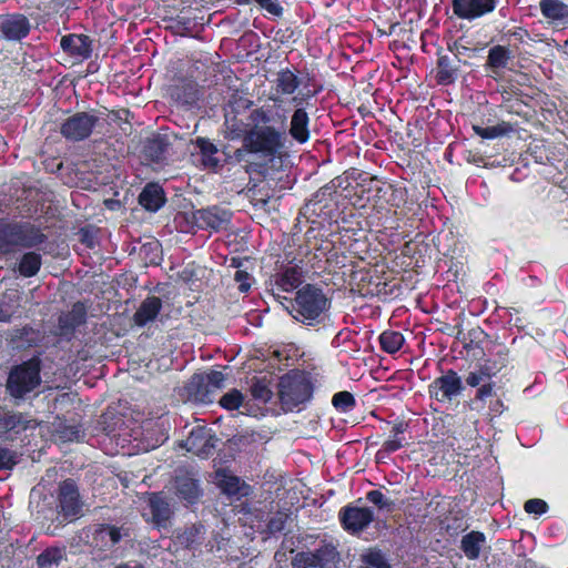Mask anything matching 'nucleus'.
I'll use <instances>...</instances> for the list:
<instances>
[{"instance_id":"f257e3e1","label":"nucleus","mask_w":568,"mask_h":568,"mask_svg":"<svg viewBox=\"0 0 568 568\" xmlns=\"http://www.w3.org/2000/svg\"><path fill=\"white\" fill-rule=\"evenodd\" d=\"M286 121L285 113L270 104L253 108L245 122L236 115L226 116L229 138L241 140V146L232 154L224 151V161L241 165L260 180L280 171L288 155Z\"/></svg>"},{"instance_id":"f03ea898","label":"nucleus","mask_w":568,"mask_h":568,"mask_svg":"<svg viewBox=\"0 0 568 568\" xmlns=\"http://www.w3.org/2000/svg\"><path fill=\"white\" fill-rule=\"evenodd\" d=\"M382 181L367 173L359 174V181L353 187V205L358 209L369 207L367 224L378 233H386L398 227L397 212L390 210L382 196Z\"/></svg>"},{"instance_id":"7ed1b4c3","label":"nucleus","mask_w":568,"mask_h":568,"mask_svg":"<svg viewBox=\"0 0 568 568\" xmlns=\"http://www.w3.org/2000/svg\"><path fill=\"white\" fill-rule=\"evenodd\" d=\"M283 307L296 321L315 326L324 321L325 312L331 306V301L323 290L313 284H306L297 290L295 297H283Z\"/></svg>"},{"instance_id":"20e7f679","label":"nucleus","mask_w":568,"mask_h":568,"mask_svg":"<svg viewBox=\"0 0 568 568\" xmlns=\"http://www.w3.org/2000/svg\"><path fill=\"white\" fill-rule=\"evenodd\" d=\"M48 241L40 226L31 222L0 223V253L9 254L16 248L39 247Z\"/></svg>"},{"instance_id":"39448f33","label":"nucleus","mask_w":568,"mask_h":568,"mask_svg":"<svg viewBox=\"0 0 568 568\" xmlns=\"http://www.w3.org/2000/svg\"><path fill=\"white\" fill-rule=\"evenodd\" d=\"M42 359L33 355L20 364L13 365L6 381V392L14 399H23L41 385Z\"/></svg>"},{"instance_id":"423d86ee","label":"nucleus","mask_w":568,"mask_h":568,"mask_svg":"<svg viewBox=\"0 0 568 568\" xmlns=\"http://www.w3.org/2000/svg\"><path fill=\"white\" fill-rule=\"evenodd\" d=\"M313 392V383L304 373H288L280 378L278 399L282 409L286 413L307 403Z\"/></svg>"},{"instance_id":"0eeeda50","label":"nucleus","mask_w":568,"mask_h":568,"mask_svg":"<svg viewBox=\"0 0 568 568\" xmlns=\"http://www.w3.org/2000/svg\"><path fill=\"white\" fill-rule=\"evenodd\" d=\"M495 93L500 97V102L497 108L501 112L517 115L526 121L532 116V97H530L528 93H525L511 80H503L498 82Z\"/></svg>"},{"instance_id":"6e6552de","label":"nucleus","mask_w":568,"mask_h":568,"mask_svg":"<svg viewBox=\"0 0 568 568\" xmlns=\"http://www.w3.org/2000/svg\"><path fill=\"white\" fill-rule=\"evenodd\" d=\"M315 81L314 74L310 72H305V74L300 78L294 70L290 68L281 69L274 81L275 91L281 95H292L300 87L304 89L298 95L293 98V103L295 106L303 105L307 103V101L321 91V87L318 89H310Z\"/></svg>"},{"instance_id":"1a4fd4ad","label":"nucleus","mask_w":568,"mask_h":568,"mask_svg":"<svg viewBox=\"0 0 568 568\" xmlns=\"http://www.w3.org/2000/svg\"><path fill=\"white\" fill-rule=\"evenodd\" d=\"M304 281L303 267L294 261L282 262L277 265L275 273L265 281L266 291L277 302H284L282 293H292L298 288Z\"/></svg>"},{"instance_id":"9d476101","label":"nucleus","mask_w":568,"mask_h":568,"mask_svg":"<svg viewBox=\"0 0 568 568\" xmlns=\"http://www.w3.org/2000/svg\"><path fill=\"white\" fill-rule=\"evenodd\" d=\"M495 383H485L478 387L473 398L465 403L470 412L484 414L489 422L501 416L507 410V405L497 395Z\"/></svg>"},{"instance_id":"9b49d317","label":"nucleus","mask_w":568,"mask_h":568,"mask_svg":"<svg viewBox=\"0 0 568 568\" xmlns=\"http://www.w3.org/2000/svg\"><path fill=\"white\" fill-rule=\"evenodd\" d=\"M342 274L344 276L348 275L352 291L356 292L362 297H374L386 294V282L371 268L355 270L354 265H352L347 271H342Z\"/></svg>"},{"instance_id":"f8f14e48","label":"nucleus","mask_w":568,"mask_h":568,"mask_svg":"<svg viewBox=\"0 0 568 568\" xmlns=\"http://www.w3.org/2000/svg\"><path fill=\"white\" fill-rule=\"evenodd\" d=\"M99 123L95 111H81L63 120L60 125L61 135L71 142H81L90 138Z\"/></svg>"},{"instance_id":"ddd939ff","label":"nucleus","mask_w":568,"mask_h":568,"mask_svg":"<svg viewBox=\"0 0 568 568\" xmlns=\"http://www.w3.org/2000/svg\"><path fill=\"white\" fill-rule=\"evenodd\" d=\"M465 390L459 374L453 369H446L428 385V395L438 403H452Z\"/></svg>"},{"instance_id":"4468645a","label":"nucleus","mask_w":568,"mask_h":568,"mask_svg":"<svg viewBox=\"0 0 568 568\" xmlns=\"http://www.w3.org/2000/svg\"><path fill=\"white\" fill-rule=\"evenodd\" d=\"M31 30V21L24 13H0V41L21 42L30 36Z\"/></svg>"},{"instance_id":"2eb2a0df","label":"nucleus","mask_w":568,"mask_h":568,"mask_svg":"<svg viewBox=\"0 0 568 568\" xmlns=\"http://www.w3.org/2000/svg\"><path fill=\"white\" fill-rule=\"evenodd\" d=\"M496 355L497 358L485 359L475 371L467 374L465 378L467 386L477 389L485 383H494L491 379L507 366L508 349L499 351Z\"/></svg>"},{"instance_id":"dca6fc26","label":"nucleus","mask_w":568,"mask_h":568,"mask_svg":"<svg viewBox=\"0 0 568 568\" xmlns=\"http://www.w3.org/2000/svg\"><path fill=\"white\" fill-rule=\"evenodd\" d=\"M374 511L369 507H358L347 504L338 513L342 528L349 534H358L374 521Z\"/></svg>"},{"instance_id":"f3484780","label":"nucleus","mask_w":568,"mask_h":568,"mask_svg":"<svg viewBox=\"0 0 568 568\" xmlns=\"http://www.w3.org/2000/svg\"><path fill=\"white\" fill-rule=\"evenodd\" d=\"M57 509L64 519L75 517L81 511L80 494L73 479L69 478L60 483Z\"/></svg>"},{"instance_id":"a211bd4d","label":"nucleus","mask_w":568,"mask_h":568,"mask_svg":"<svg viewBox=\"0 0 568 568\" xmlns=\"http://www.w3.org/2000/svg\"><path fill=\"white\" fill-rule=\"evenodd\" d=\"M60 47L65 54L83 62L92 55L93 40L87 34L69 33L61 37Z\"/></svg>"},{"instance_id":"6ab92c4d","label":"nucleus","mask_w":568,"mask_h":568,"mask_svg":"<svg viewBox=\"0 0 568 568\" xmlns=\"http://www.w3.org/2000/svg\"><path fill=\"white\" fill-rule=\"evenodd\" d=\"M497 0H453L452 8L460 19L474 20L495 10Z\"/></svg>"},{"instance_id":"aec40b11","label":"nucleus","mask_w":568,"mask_h":568,"mask_svg":"<svg viewBox=\"0 0 568 568\" xmlns=\"http://www.w3.org/2000/svg\"><path fill=\"white\" fill-rule=\"evenodd\" d=\"M193 222L199 229L217 232L230 222V213L219 206L201 209L193 212Z\"/></svg>"},{"instance_id":"412c9836","label":"nucleus","mask_w":568,"mask_h":568,"mask_svg":"<svg viewBox=\"0 0 568 568\" xmlns=\"http://www.w3.org/2000/svg\"><path fill=\"white\" fill-rule=\"evenodd\" d=\"M87 314L85 304L75 302L70 311L62 313L58 318L60 335L70 339L75 331L87 323Z\"/></svg>"},{"instance_id":"4be33fe9","label":"nucleus","mask_w":568,"mask_h":568,"mask_svg":"<svg viewBox=\"0 0 568 568\" xmlns=\"http://www.w3.org/2000/svg\"><path fill=\"white\" fill-rule=\"evenodd\" d=\"M216 437L207 433L204 428L193 429L186 438V449L201 457L209 458L214 454Z\"/></svg>"},{"instance_id":"5701e85b","label":"nucleus","mask_w":568,"mask_h":568,"mask_svg":"<svg viewBox=\"0 0 568 568\" xmlns=\"http://www.w3.org/2000/svg\"><path fill=\"white\" fill-rule=\"evenodd\" d=\"M175 495L185 505H195L201 496L202 489L199 479L189 473L178 475L174 479Z\"/></svg>"},{"instance_id":"b1692460","label":"nucleus","mask_w":568,"mask_h":568,"mask_svg":"<svg viewBox=\"0 0 568 568\" xmlns=\"http://www.w3.org/2000/svg\"><path fill=\"white\" fill-rule=\"evenodd\" d=\"M148 507L151 513V521L156 528H166L172 518V509L169 501L161 491L150 493Z\"/></svg>"},{"instance_id":"393cba45","label":"nucleus","mask_w":568,"mask_h":568,"mask_svg":"<svg viewBox=\"0 0 568 568\" xmlns=\"http://www.w3.org/2000/svg\"><path fill=\"white\" fill-rule=\"evenodd\" d=\"M459 67L460 64L454 57L438 50L435 73L437 84L446 87L455 83L459 77Z\"/></svg>"},{"instance_id":"a878e982","label":"nucleus","mask_w":568,"mask_h":568,"mask_svg":"<svg viewBox=\"0 0 568 568\" xmlns=\"http://www.w3.org/2000/svg\"><path fill=\"white\" fill-rule=\"evenodd\" d=\"M44 334L41 329L31 325H24L21 328H14L10 333V343L13 347L27 351L41 345Z\"/></svg>"},{"instance_id":"bb28decb","label":"nucleus","mask_w":568,"mask_h":568,"mask_svg":"<svg viewBox=\"0 0 568 568\" xmlns=\"http://www.w3.org/2000/svg\"><path fill=\"white\" fill-rule=\"evenodd\" d=\"M199 92L196 81L187 78H181L170 87L171 99L182 105L195 104L200 98Z\"/></svg>"},{"instance_id":"cd10ccee","label":"nucleus","mask_w":568,"mask_h":568,"mask_svg":"<svg viewBox=\"0 0 568 568\" xmlns=\"http://www.w3.org/2000/svg\"><path fill=\"white\" fill-rule=\"evenodd\" d=\"M288 134L298 144H305L311 139L310 116L302 105L296 106L291 115Z\"/></svg>"},{"instance_id":"c85d7f7f","label":"nucleus","mask_w":568,"mask_h":568,"mask_svg":"<svg viewBox=\"0 0 568 568\" xmlns=\"http://www.w3.org/2000/svg\"><path fill=\"white\" fill-rule=\"evenodd\" d=\"M193 144L199 150V161L203 169L216 172L222 168L217 158L219 149L209 138L197 136Z\"/></svg>"},{"instance_id":"c756f323","label":"nucleus","mask_w":568,"mask_h":568,"mask_svg":"<svg viewBox=\"0 0 568 568\" xmlns=\"http://www.w3.org/2000/svg\"><path fill=\"white\" fill-rule=\"evenodd\" d=\"M162 310V300L155 295H149L144 298L135 313L133 314V323L139 327H144L148 323L153 322Z\"/></svg>"},{"instance_id":"7c9ffc66","label":"nucleus","mask_w":568,"mask_h":568,"mask_svg":"<svg viewBox=\"0 0 568 568\" xmlns=\"http://www.w3.org/2000/svg\"><path fill=\"white\" fill-rule=\"evenodd\" d=\"M170 143L166 135L153 134L148 138L142 146V155L152 163H162Z\"/></svg>"},{"instance_id":"2f4dec72","label":"nucleus","mask_w":568,"mask_h":568,"mask_svg":"<svg viewBox=\"0 0 568 568\" xmlns=\"http://www.w3.org/2000/svg\"><path fill=\"white\" fill-rule=\"evenodd\" d=\"M165 202L164 190L155 182L148 183L139 195V204L150 212L159 211Z\"/></svg>"},{"instance_id":"473e14b6","label":"nucleus","mask_w":568,"mask_h":568,"mask_svg":"<svg viewBox=\"0 0 568 568\" xmlns=\"http://www.w3.org/2000/svg\"><path fill=\"white\" fill-rule=\"evenodd\" d=\"M487 538L483 531L471 530L460 539L459 548L468 560H477L481 550L486 547Z\"/></svg>"},{"instance_id":"72a5a7b5","label":"nucleus","mask_w":568,"mask_h":568,"mask_svg":"<svg viewBox=\"0 0 568 568\" xmlns=\"http://www.w3.org/2000/svg\"><path fill=\"white\" fill-rule=\"evenodd\" d=\"M122 538L121 529L116 526L100 524L94 529L92 542L100 549H109L120 542Z\"/></svg>"},{"instance_id":"f704fd0d","label":"nucleus","mask_w":568,"mask_h":568,"mask_svg":"<svg viewBox=\"0 0 568 568\" xmlns=\"http://www.w3.org/2000/svg\"><path fill=\"white\" fill-rule=\"evenodd\" d=\"M216 474L219 477V487L223 494L230 497L247 495L250 485L244 483L239 476H235L225 469L219 470Z\"/></svg>"},{"instance_id":"c9c22d12","label":"nucleus","mask_w":568,"mask_h":568,"mask_svg":"<svg viewBox=\"0 0 568 568\" xmlns=\"http://www.w3.org/2000/svg\"><path fill=\"white\" fill-rule=\"evenodd\" d=\"M447 50L453 53L459 64L469 65L468 60L477 57L480 48L471 47L465 36L447 42Z\"/></svg>"},{"instance_id":"e433bc0d","label":"nucleus","mask_w":568,"mask_h":568,"mask_svg":"<svg viewBox=\"0 0 568 568\" xmlns=\"http://www.w3.org/2000/svg\"><path fill=\"white\" fill-rule=\"evenodd\" d=\"M514 58L513 51L509 47L496 44L491 47L488 51L487 60L485 63V69L491 70L493 73H498V71L507 68L508 62Z\"/></svg>"},{"instance_id":"4c0bfd02","label":"nucleus","mask_w":568,"mask_h":568,"mask_svg":"<svg viewBox=\"0 0 568 568\" xmlns=\"http://www.w3.org/2000/svg\"><path fill=\"white\" fill-rule=\"evenodd\" d=\"M381 183L383 184L382 196L386 205L396 212L398 209L404 207L408 199L407 187L383 181Z\"/></svg>"},{"instance_id":"58836bf2","label":"nucleus","mask_w":568,"mask_h":568,"mask_svg":"<svg viewBox=\"0 0 568 568\" xmlns=\"http://www.w3.org/2000/svg\"><path fill=\"white\" fill-rule=\"evenodd\" d=\"M487 333L479 326L468 329L464 333L462 328H458L456 338L463 343V347L467 352L475 349H483V343L487 337Z\"/></svg>"},{"instance_id":"ea45409f","label":"nucleus","mask_w":568,"mask_h":568,"mask_svg":"<svg viewBox=\"0 0 568 568\" xmlns=\"http://www.w3.org/2000/svg\"><path fill=\"white\" fill-rule=\"evenodd\" d=\"M474 132L485 140H493L500 136H506L515 132V125L509 121H500L496 125H473Z\"/></svg>"},{"instance_id":"a19ab883","label":"nucleus","mask_w":568,"mask_h":568,"mask_svg":"<svg viewBox=\"0 0 568 568\" xmlns=\"http://www.w3.org/2000/svg\"><path fill=\"white\" fill-rule=\"evenodd\" d=\"M42 266V257L34 251L22 254L18 263V272L23 277H33L38 274Z\"/></svg>"},{"instance_id":"79ce46f5","label":"nucleus","mask_w":568,"mask_h":568,"mask_svg":"<svg viewBox=\"0 0 568 568\" xmlns=\"http://www.w3.org/2000/svg\"><path fill=\"white\" fill-rule=\"evenodd\" d=\"M190 392L194 398L202 404H212L216 399V394L213 392L212 387L203 381L201 375L193 376Z\"/></svg>"},{"instance_id":"37998d69","label":"nucleus","mask_w":568,"mask_h":568,"mask_svg":"<svg viewBox=\"0 0 568 568\" xmlns=\"http://www.w3.org/2000/svg\"><path fill=\"white\" fill-rule=\"evenodd\" d=\"M539 8L546 19L559 21L568 18V6L560 0H540Z\"/></svg>"},{"instance_id":"c03bdc74","label":"nucleus","mask_w":568,"mask_h":568,"mask_svg":"<svg viewBox=\"0 0 568 568\" xmlns=\"http://www.w3.org/2000/svg\"><path fill=\"white\" fill-rule=\"evenodd\" d=\"M378 341L382 351L395 354L403 347L405 338L400 332L386 329L379 335Z\"/></svg>"},{"instance_id":"a18cd8bd","label":"nucleus","mask_w":568,"mask_h":568,"mask_svg":"<svg viewBox=\"0 0 568 568\" xmlns=\"http://www.w3.org/2000/svg\"><path fill=\"white\" fill-rule=\"evenodd\" d=\"M318 565L322 568H334L339 560V554L333 545L325 544L312 551Z\"/></svg>"},{"instance_id":"49530a36","label":"nucleus","mask_w":568,"mask_h":568,"mask_svg":"<svg viewBox=\"0 0 568 568\" xmlns=\"http://www.w3.org/2000/svg\"><path fill=\"white\" fill-rule=\"evenodd\" d=\"M63 559V550L58 547H49L37 557L38 568L58 567Z\"/></svg>"},{"instance_id":"de8ad7c7","label":"nucleus","mask_w":568,"mask_h":568,"mask_svg":"<svg viewBox=\"0 0 568 568\" xmlns=\"http://www.w3.org/2000/svg\"><path fill=\"white\" fill-rule=\"evenodd\" d=\"M250 393L255 400L263 404L268 403L273 397V390L266 378H255L250 387Z\"/></svg>"},{"instance_id":"09e8293b","label":"nucleus","mask_w":568,"mask_h":568,"mask_svg":"<svg viewBox=\"0 0 568 568\" xmlns=\"http://www.w3.org/2000/svg\"><path fill=\"white\" fill-rule=\"evenodd\" d=\"M332 404L336 410L348 413L356 407V399L352 393L342 390L333 395Z\"/></svg>"},{"instance_id":"8fccbe9b","label":"nucleus","mask_w":568,"mask_h":568,"mask_svg":"<svg viewBox=\"0 0 568 568\" xmlns=\"http://www.w3.org/2000/svg\"><path fill=\"white\" fill-rule=\"evenodd\" d=\"M28 422L23 414L9 412L6 413L1 418V425L7 430L19 433L20 430L27 429Z\"/></svg>"},{"instance_id":"3c124183","label":"nucleus","mask_w":568,"mask_h":568,"mask_svg":"<svg viewBox=\"0 0 568 568\" xmlns=\"http://www.w3.org/2000/svg\"><path fill=\"white\" fill-rule=\"evenodd\" d=\"M362 561L368 568H392L382 550L373 548L362 555Z\"/></svg>"},{"instance_id":"603ef678","label":"nucleus","mask_w":568,"mask_h":568,"mask_svg":"<svg viewBox=\"0 0 568 568\" xmlns=\"http://www.w3.org/2000/svg\"><path fill=\"white\" fill-rule=\"evenodd\" d=\"M332 194V187L328 185H325L321 187L310 200L307 203V206H312L313 213H315L317 216H321L322 211L327 207V204H323L325 196Z\"/></svg>"},{"instance_id":"864d4df0","label":"nucleus","mask_w":568,"mask_h":568,"mask_svg":"<svg viewBox=\"0 0 568 568\" xmlns=\"http://www.w3.org/2000/svg\"><path fill=\"white\" fill-rule=\"evenodd\" d=\"M243 399V394L239 389L234 388L231 392L224 394L219 399V404L227 410H235L242 405Z\"/></svg>"},{"instance_id":"5fc2aeb1","label":"nucleus","mask_w":568,"mask_h":568,"mask_svg":"<svg viewBox=\"0 0 568 568\" xmlns=\"http://www.w3.org/2000/svg\"><path fill=\"white\" fill-rule=\"evenodd\" d=\"M404 446L403 438L392 437L385 440L382 447L376 453V460L379 462L386 458L388 455L399 450Z\"/></svg>"},{"instance_id":"6e6d98bb","label":"nucleus","mask_w":568,"mask_h":568,"mask_svg":"<svg viewBox=\"0 0 568 568\" xmlns=\"http://www.w3.org/2000/svg\"><path fill=\"white\" fill-rule=\"evenodd\" d=\"M300 36L301 30H297L291 26H286L285 28H280L275 31L274 40L281 44L295 43L297 42Z\"/></svg>"},{"instance_id":"4d7b16f0","label":"nucleus","mask_w":568,"mask_h":568,"mask_svg":"<svg viewBox=\"0 0 568 568\" xmlns=\"http://www.w3.org/2000/svg\"><path fill=\"white\" fill-rule=\"evenodd\" d=\"M366 499L377 506L379 509L392 510L395 506V503L385 497V495L377 489L369 490L366 494Z\"/></svg>"},{"instance_id":"13d9d810","label":"nucleus","mask_w":568,"mask_h":568,"mask_svg":"<svg viewBox=\"0 0 568 568\" xmlns=\"http://www.w3.org/2000/svg\"><path fill=\"white\" fill-rule=\"evenodd\" d=\"M292 566H293V568H322L321 565L317 564L312 551L298 552L294 557V559L292 561Z\"/></svg>"},{"instance_id":"bf43d9fd","label":"nucleus","mask_w":568,"mask_h":568,"mask_svg":"<svg viewBox=\"0 0 568 568\" xmlns=\"http://www.w3.org/2000/svg\"><path fill=\"white\" fill-rule=\"evenodd\" d=\"M213 392L217 395L219 392L224 387L225 376L220 371H211L206 375H201Z\"/></svg>"},{"instance_id":"052dcab7","label":"nucleus","mask_w":568,"mask_h":568,"mask_svg":"<svg viewBox=\"0 0 568 568\" xmlns=\"http://www.w3.org/2000/svg\"><path fill=\"white\" fill-rule=\"evenodd\" d=\"M548 504L544 499L531 498L524 504V509L527 514L544 515L548 511Z\"/></svg>"},{"instance_id":"680f3d73","label":"nucleus","mask_w":568,"mask_h":568,"mask_svg":"<svg viewBox=\"0 0 568 568\" xmlns=\"http://www.w3.org/2000/svg\"><path fill=\"white\" fill-rule=\"evenodd\" d=\"M254 102L245 97L233 94L230 100V106L233 112L239 113L240 110H252Z\"/></svg>"},{"instance_id":"e2e57ef3","label":"nucleus","mask_w":568,"mask_h":568,"mask_svg":"<svg viewBox=\"0 0 568 568\" xmlns=\"http://www.w3.org/2000/svg\"><path fill=\"white\" fill-rule=\"evenodd\" d=\"M234 280L236 283H239V291L241 293H246L250 291L253 277L248 272L244 270H237L234 274Z\"/></svg>"},{"instance_id":"0e129e2a","label":"nucleus","mask_w":568,"mask_h":568,"mask_svg":"<svg viewBox=\"0 0 568 568\" xmlns=\"http://www.w3.org/2000/svg\"><path fill=\"white\" fill-rule=\"evenodd\" d=\"M255 2L267 13L274 17H282L284 9L276 0H255Z\"/></svg>"},{"instance_id":"69168bd1","label":"nucleus","mask_w":568,"mask_h":568,"mask_svg":"<svg viewBox=\"0 0 568 568\" xmlns=\"http://www.w3.org/2000/svg\"><path fill=\"white\" fill-rule=\"evenodd\" d=\"M286 524V516L284 514L278 513L276 516L272 517L267 523V530L271 534L281 532Z\"/></svg>"},{"instance_id":"338daca9","label":"nucleus","mask_w":568,"mask_h":568,"mask_svg":"<svg viewBox=\"0 0 568 568\" xmlns=\"http://www.w3.org/2000/svg\"><path fill=\"white\" fill-rule=\"evenodd\" d=\"M16 313H17V311L11 304H9L4 301H0V322H3V323L11 322V320Z\"/></svg>"},{"instance_id":"774afa93","label":"nucleus","mask_w":568,"mask_h":568,"mask_svg":"<svg viewBox=\"0 0 568 568\" xmlns=\"http://www.w3.org/2000/svg\"><path fill=\"white\" fill-rule=\"evenodd\" d=\"M14 465L12 453L7 448H0V469H11Z\"/></svg>"}]
</instances>
